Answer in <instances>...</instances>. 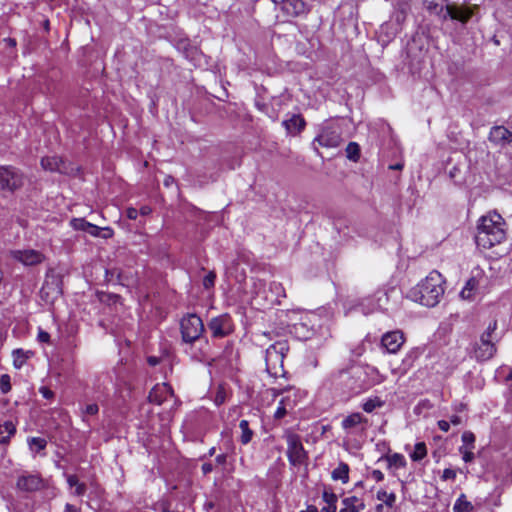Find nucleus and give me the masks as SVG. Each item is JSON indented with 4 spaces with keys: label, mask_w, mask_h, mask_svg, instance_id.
<instances>
[{
    "label": "nucleus",
    "mask_w": 512,
    "mask_h": 512,
    "mask_svg": "<svg viewBox=\"0 0 512 512\" xmlns=\"http://www.w3.org/2000/svg\"><path fill=\"white\" fill-rule=\"evenodd\" d=\"M444 291L442 275L438 271H432L409 290L407 297L423 306L434 307L440 302Z\"/></svg>",
    "instance_id": "obj_1"
},
{
    "label": "nucleus",
    "mask_w": 512,
    "mask_h": 512,
    "mask_svg": "<svg viewBox=\"0 0 512 512\" xmlns=\"http://www.w3.org/2000/svg\"><path fill=\"white\" fill-rule=\"evenodd\" d=\"M504 222L497 213L482 216L477 226L476 244L483 249H490L506 238Z\"/></svg>",
    "instance_id": "obj_2"
},
{
    "label": "nucleus",
    "mask_w": 512,
    "mask_h": 512,
    "mask_svg": "<svg viewBox=\"0 0 512 512\" xmlns=\"http://www.w3.org/2000/svg\"><path fill=\"white\" fill-rule=\"evenodd\" d=\"M424 3L430 12L439 15L444 19L450 17L451 19L465 23L473 14V11L470 8L449 4L448 0H424Z\"/></svg>",
    "instance_id": "obj_3"
},
{
    "label": "nucleus",
    "mask_w": 512,
    "mask_h": 512,
    "mask_svg": "<svg viewBox=\"0 0 512 512\" xmlns=\"http://www.w3.org/2000/svg\"><path fill=\"white\" fill-rule=\"evenodd\" d=\"M289 351L286 340L277 341L266 349L265 362L266 371L273 377L284 374V358Z\"/></svg>",
    "instance_id": "obj_4"
},
{
    "label": "nucleus",
    "mask_w": 512,
    "mask_h": 512,
    "mask_svg": "<svg viewBox=\"0 0 512 512\" xmlns=\"http://www.w3.org/2000/svg\"><path fill=\"white\" fill-rule=\"evenodd\" d=\"M497 322H491L487 329L481 334L480 339L473 346L474 357L477 361H487L491 359L496 351L495 331Z\"/></svg>",
    "instance_id": "obj_5"
},
{
    "label": "nucleus",
    "mask_w": 512,
    "mask_h": 512,
    "mask_svg": "<svg viewBox=\"0 0 512 512\" xmlns=\"http://www.w3.org/2000/svg\"><path fill=\"white\" fill-rule=\"evenodd\" d=\"M180 331L182 341L192 344L198 340L204 332V325L196 314H187L180 321Z\"/></svg>",
    "instance_id": "obj_6"
},
{
    "label": "nucleus",
    "mask_w": 512,
    "mask_h": 512,
    "mask_svg": "<svg viewBox=\"0 0 512 512\" xmlns=\"http://www.w3.org/2000/svg\"><path fill=\"white\" fill-rule=\"evenodd\" d=\"M341 141L340 127L334 123H325L314 140V142L326 148L338 147Z\"/></svg>",
    "instance_id": "obj_7"
},
{
    "label": "nucleus",
    "mask_w": 512,
    "mask_h": 512,
    "mask_svg": "<svg viewBox=\"0 0 512 512\" xmlns=\"http://www.w3.org/2000/svg\"><path fill=\"white\" fill-rule=\"evenodd\" d=\"M287 456L291 465L299 466L307 459V453L301 443L300 437L289 433L286 435Z\"/></svg>",
    "instance_id": "obj_8"
},
{
    "label": "nucleus",
    "mask_w": 512,
    "mask_h": 512,
    "mask_svg": "<svg viewBox=\"0 0 512 512\" xmlns=\"http://www.w3.org/2000/svg\"><path fill=\"white\" fill-rule=\"evenodd\" d=\"M24 183L22 173L14 167H0V190L14 191Z\"/></svg>",
    "instance_id": "obj_9"
},
{
    "label": "nucleus",
    "mask_w": 512,
    "mask_h": 512,
    "mask_svg": "<svg viewBox=\"0 0 512 512\" xmlns=\"http://www.w3.org/2000/svg\"><path fill=\"white\" fill-rule=\"evenodd\" d=\"M213 337L223 338L233 331L232 319L228 314L214 317L208 324Z\"/></svg>",
    "instance_id": "obj_10"
},
{
    "label": "nucleus",
    "mask_w": 512,
    "mask_h": 512,
    "mask_svg": "<svg viewBox=\"0 0 512 512\" xmlns=\"http://www.w3.org/2000/svg\"><path fill=\"white\" fill-rule=\"evenodd\" d=\"M10 256L25 266L38 265L45 259V256L40 251L34 249L12 250L10 251Z\"/></svg>",
    "instance_id": "obj_11"
},
{
    "label": "nucleus",
    "mask_w": 512,
    "mask_h": 512,
    "mask_svg": "<svg viewBox=\"0 0 512 512\" xmlns=\"http://www.w3.org/2000/svg\"><path fill=\"white\" fill-rule=\"evenodd\" d=\"M404 343L405 337L400 330L386 332L381 338L382 347L391 354L397 353Z\"/></svg>",
    "instance_id": "obj_12"
},
{
    "label": "nucleus",
    "mask_w": 512,
    "mask_h": 512,
    "mask_svg": "<svg viewBox=\"0 0 512 512\" xmlns=\"http://www.w3.org/2000/svg\"><path fill=\"white\" fill-rule=\"evenodd\" d=\"M16 486L24 492H34L42 488L43 480L38 474L24 473L17 479Z\"/></svg>",
    "instance_id": "obj_13"
},
{
    "label": "nucleus",
    "mask_w": 512,
    "mask_h": 512,
    "mask_svg": "<svg viewBox=\"0 0 512 512\" xmlns=\"http://www.w3.org/2000/svg\"><path fill=\"white\" fill-rule=\"evenodd\" d=\"M173 397L172 388L166 384H157L153 387V389L149 393V401L151 403H155L157 405H161L163 402L167 401L169 398Z\"/></svg>",
    "instance_id": "obj_14"
},
{
    "label": "nucleus",
    "mask_w": 512,
    "mask_h": 512,
    "mask_svg": "<svg viewBox=\"0 0 512 512\" xmlns=\"http://www.w3.org/2000/svg\"><path fill=\"white\" fill-rule=\"evenodd\" d=\"M489 140L496 145L505 146L512 142V131L504 126H495L490 130Z\"/></svg>",
    "instance_id": "obj_15"
},
{
    "label": "nucleus",
    "mask_w": 512,
    "mask_h": 512,
    "mask_svg": "<svg viewBox=\"0 0 512 512\" xmlns=\"http://www.w3.org/2000/svg\"><path fill=\"white\" fill-rule=\"evenodd\" d=\"M282 11L291 17L299 16L306 12L307 6L303 0H283L279 1Z\"/></svg>",
    "instance_id": "obj_16"
},
{
    "label": "nucleus",
    "mask_w": 512,
    "mask_h": 512,
    "mask_svg": "<svg viewBox=\"0 0 512 512\" xmlns=\"http://www.w3.org/2000/svg\"><path fill=\"white\" fill-rule=\"evenodd\" d=\"M41 166L44 170L51 172H59L61 174H68L70 172L67 164L57 156L43 157Z\"/></svg>",
    "instance_id": "obj_17"
},
{
    "label": "nucleus",
    "mask_w": 512,
    "mask_h": 512,
    "mask_svg": "<svg viewBox=\"0 0 512 512\" xmlns=\"http://www.w3.org/2000/svg\"><path fill=\"white\" fill-rule=\"evenodd\" d=\"M343 507L339 512H361L365 509L364 502L356 496L346 497L342 500Z\"/></svg>",
    "instance_id": "obj_18"
},
{
    "label": "nucleus",
    "mask_w": 512,
    "mask_h": 512,
    "mask_svg": "<svg viewBox=\"0 0 512 512\" xmlns=\"http://www.w3.org/2000/svg\"><path fill=\"white\" fill-rule=\"evenodd\" d=\"M282 124L289 134H296L304 128L305 121L299 115H293L290 119L284 120Z\"/></svg>",
    "instance_id": "obj_19"
},
{
    "label": "nucleus",
    "mask_w": 512,
    "mask_h": 512,
    "mask_svg": "<svg viewBox=\"0 0 512 512\" xmlns=\"http://www.w3.org/2000/svg\"><path fill=\"white\" fill-rule=\"evenodd\" d=\"M366 422L367 419L363 417L360 413H352L342 420L341 425L344 430L349 431L352 428L356 427L357 425Z\"/></svg>",
    "instance_id": "obj_20"
},
{
    "label": "nucleus",
    "mask_w": 512,
    "mask_h": 512,
    "mask_svg": "<svg viewBox=\"0 0 512 512\" xmlns=\"http://www.w3.org/2000/svg\"><path fill=\"white\" fill-rule=\"evenodd\" d=\"M15 432L16 426L12 421H6L3 424H0V443H8Z\"/></svg>",
    "instance_id": "obj_21"
},
{
    "label": "nucleus",
    "mask_w": 512,
    "mask_h": 512,
    "mask_svg": "<svg viewBox=\"0 0 512 512\" xmlns=\"http://www.w3.org/2000/svg\"><path fill=\"white\" fill-rule=\"evenodd\" d=\"M351 372L353 375H359L360 373L364 372L367 375L373 376V384H379L384 381V377L380 375L379 371L374 367H367L365 369L358 367V366H352Z\"/></svg>",
    "instance_id": "obj_22"
},
{
    "label": "nucleus",
    "mask_w": 512,
    "mask_h": 512,
    "mask_svg": "<svg viewBox=\"0 0 512 512\" xmlns=\"http://www.w3.org/2000/svg\"><path fill=\"white\" fill-rule=\"evenodd\" d=\"M331 477L333 480H340L342 483L349 481V466L344 462H340L338 467L332 471Z\"/></svg>",
    "instance_id": "obj_23"
},
{
    "label": "nucleus",
    "mask_w": 512,
    "mask_h": 512,
    "mask_svg": "<svg viewBox=\"0 0 512 512\" xmlns=\"http://www.w3.org/2000/svg\"><path fill=\"white\" fill-rule=\"evenodd\" d=\"M294 407L292 401L289 397L282 398L279 402V405L274 413V418L279 420L288 414L290 410Z\"/></svg>",
    "instance_id": "obj_24"
},
{
    "label": "nucleus",
    "mask_w": 512,
    "mask_h": 512,
    "mask_svg": "<svg viewBox=\"0 0 512 512\" xmlns=\"http://www.w3.org/2000/svg\"><path fill=\"white\" fill-rule=\"evenodd\" d=\"M474 506L466 499L465 494H461L454 503L453 512H473Z\"/></svg>",
    "instance_id": "obj_25"
},
{
    "label": "nucleus",
    "mask_w": 512,
    "mask_h": 512,
    "mask_svg": "<svg viewBox=\"0 0 512 512\" xmlns=\"http://www.w3.org/2000/svg\"><path fill=\"white\" fill-rule=\"evenodd\" d=\"M13 365L16 369H20L31 356L30 351H24L22 349H16L12 352Z\"/></svg>",
    "instance_id": "obj_26"
},
{
    "label": "nucleus",
    "mask_w": 512,
    "mask_h": 512,
    "mask_svg": "<svg viewBox=\"0 0 512 512\" xmlns=\"http://www.w3.org/2000/svg\"><path fill=\"white\" fill-rule=\"evenodd\" d=\"M239 428L242 431L240 441L242 444L246 445L251 441L253 437V431L249 428V423L247 420H241L239 423Z\"/></svg>",
    "instance_id": "obj_27"
},
{
    "label": "nucleus",
    "mask_w": 512,
    "mask_h": 512,
    "mask_svg": "<svg viewBox=\"0 0 512 512\" xmlns=\"http://www.w3.org/2000/svg\"><path fill=\"white\" fill-rule=\"evenodd\" d=\"M384 406V401H382L379 397L369 398L363 404L362 408L367 413H372L375 409L381 408Z\"/></svg>",
    "instance_id": "obj_28"
},
{
    "label": "nucleus",
    "mask_w": 512,
    "mask_h": 512,
    "mask_svg": "<svg viewBox=\"0 0 512 512\" xmlns=\"http://www.w3.org/2000/svg\"><path fill=\"white\" fill-rule=\"evenodd\" d=\"M376 497L378 500L383 501L389 508H392L396 502V495L394 493H388L385 490H379Z\"/></svg>",
    "instance_id": "obj_29"
},
{
    "label": "nucleus",
    "mask_w": 512,
    "mask_h": 512,
    "mask_svg": "<svg viewBox=\"0 0 512 512\" xmlns=\"http://www.w3.org/2000/svg\"><path fill=\"white\" fill-rule=\"evenodd\" d=\"M427 455V448L424 442H418L414 446V451L411 454L413 461H420Z\"/></svg>",
    "instance_id": "obj_30"
},
{
    "label": "nucleus",
    "mask_w": 512,
    "mask_h": 512,
    "mask_svg": "<svg viewBox=\"0 0 512 512\" xmlns=\"http://www.w3.org/2000/svg\"><path fill=\"white\" fill-rule=\"evenodd\" d=\"M346 156L348 159L356 162L360 158V147L356 142H350L346 147Z\"/></svg>",
    "instance_id": "obj_31"
},
{
    "label": "nucleus",
    "mask_w": 512,
    "mask_h": 512,
    "mask_svg": "<svg viewBox=\"0 0 512 512\" xmlns=\"http://www.w3.org/2000/svg\"><path fill=\"white\" fill-rule=\"evenodd\" d=\"M28 444L32 451L38 452L45 449L47 441L41 437H32L28 440Z\"/></svg>",
    "instance_id": "obj_32"
},
{
    "label": "nucleus",
    "mask_w": 512,
    "mask_h": 512,
    "mask_svg": "<svg viewBox=\"0 0 512 512\" xmlns=\"http://www.w3.org/2000/svg\"><path fill=\"white\" fill-rule=\"evenodd\" d=\"M374 298H375L376 303H375L374 307L371 310H374V309H385V305L388 302V294L386 292H384V291H378L374 295Z\"/></svg>",
    "instance_id": "obj_33"
},
{
    "label": "nucleus",
    "mask_w": 512,
    "mask_h": 512,
    "mask_svg": "<svg viewBox=\"0 0 512 512\" xmlns=\"http://www.w3.org/2000/svg\"><path fill=\"white\" fill-rule=\"evenodd\" d=\"M475 285H476V281L474 279H469L466 282V285L464 286V288L461 290L460 296L463 299H469L472 295V291L474 290Z\"/></svg>",
    "instance_id": "obj_34"
},
{
    "label": "nucleus",
    "mask_w": 512,
    "mask_h": 512,
    "mask_svg": "<svg viewBox=\"0 0 512 512\" xmlns=\"http://www.w3.org/2000/svg\"><path fill=\"white\" fill-rule=\"evenodd\" d=\"M101 230L105 231V234L103 235V238H108V237H110L112 235V230L110 228H103V229H101L100 227H98V226H96L94 224H91V223H90V227L87 229L86 232L89 233L92 236H99Z\"/></svg>",
    "instance_id": "obj_35"
},
{
    "label": "nucleus",
    "mask_w": 512,
    "mask_h": 512,
    "mask_svg": "<svg viewBox=\"0 0 512 512\" xmlns=\"http://www.w3.org/2000/svg\"><path fill=\"white\" fill-rule=\"evenodd\" d=\"M390 465L395 466L397 468L404 467L406 465L405 458L402 454L395 453L391 455L388 459Z\"/></svg>",
    "instance_id": "obj_36"
},
{
    "label": "nucleus",
    "mask_w": 512,
    "mask_h": 512,
    "mask_svg": "<svg viewBox=\"0 0 512 512\" xmlns=\"http://www.w3.org/2000/svg\"><path fill=\"white\" fill-rule=\"evenodd\" d=\"M462 442L464 444L462 447L473 449L475 443V435L470 431H465L462 434Z\"/></svg>",
    "instance_id": "obj_37"
},
{
    "label": "nucleus",
    "mask_w": 512,
    "mask_h": 512,
    "mask_svg": "<svg viewBox=\"0 0 512 512\" xmlns=\"http://www.w3.org/2000/svg\"><path fill=\"white\" fill-rule=\"evenodd\" d=\"M71 225L75 230L87 231L90 227V223L82 218H75L71 220Z\"/></svg>",
    "instance_id": "obj_38"
},
{
    "label": "nucleus",
    "mask_w": 512,
    "mask_h": 512,
    "mask_svg": "<svg viewBox=\"0 0 512 512\" xmlns=\"http://www.w3.org/2000/svg\"><path fill=\"white\" fill-rule=\"evenodd\" d=\"M11 390L10 376L3 374L0 377V391L3 394H7Z\"/></svg>",
    "instance_id": "obj_39"
},
{
    "label": "nucleus",
    "mask_w": 512,
    "mask_h": 512,
    "mask_svg": "<svg viewBox=\"0 0 512 512\" xmlns=\"http://www.w3.org/2000/svg\"><path fill=\"white\" fill-rule=\"evenodd\" d=\"M322 498H323V501L327 505L336 504L337 500H338V497L335 493L327 491V490H324V492L322 494Z\"/></svg>",
    "instance_id": "obj_40"
},
{
    "label": "nucleus",
    "mask_w": 512,
    "mask_h": 512,
    "mask_svg": "<svg viewBox=\"0 0 512 512\" xmlns=\"http://www.w3.org/2000/svg\"><path fill=\"white\" fill-rule=\"evenodd\" d=\"M459 452L462 454V458L466 463L472 462L474 460V453L472 449L460 447Z\"/></svg>",
    "instance_id": "obj_41"
},
{
    "label": "nucleus",
    "mask_w": 512,
    "mask_h": 512,
    "mask_svg": "<svg viewBox=\"0 0 512 512\" xmlns=\"http://www.w3.org/2000/svg\"><path fill=\"white\" fill-rule=\"evenodd\" d=\"M215 279H216V274L215 272L213 271H210L203 279V286L206 288V289H209L211 287L214 286V283H215Z\"/></svg>",
    "instance_id": "obj_42"
},
{
    "label": "nucleus",
    "mask_w": 512,
    "mask_h": 512,
    "mask_svg": "<svg viewBox=\"0 0 512 512\" xmlns=\"http://www.w3.org/2000/svg\"><path fill=\"white\" fill-rule=\"evenodd\" d=\"M99 411V407L96 403L87 404L83 409L82 413L84 415H96Z\"/></svg>",
    "instance_id": "obj_43"
},
{
    "label": "nucleus",
    "mask_w": 512,
    "mask_h": 512,
    "mask_svg": "<svg viewBox=\"0 0 512 512\" xmlns=\"http://www.w3.org/2000/svg\"><path fill=\"white\" fill-rule=\"evenodd\" d=\"M37 339L41 343H50V334L42 329L38 330Z\"/></svg>",
    "instance_id": "obj_44"
},
{
    "label": "nucleus",
    "mask_w": 512,
    "mask_h": 512,
    "mask_svg": "<svg viewBox=\"0 0 512 512\" xmlns=\"http://www.w3.org/2000/svg\"><path fill=\"white\" fill-rule=\"evenodd\" d=\"M456 478V471L450 468H447L443 471L442 479L443 480H454Z\"/></svg>",
    "instance_id": "obj_45"
},
{
    "label": "nucleus",
    "mask_w": 512,
    "mask_h": 512,
    "mask_svg": "<svg viewBox=\"0 0 512 512\" xmlns=\"http://www.w3.org/2000/svg\"><path fill=\"white\" fill-rule=\"evenodd\" d=\"M73 494L75 496H83L86 493V485L79 482L75 487Z\"/></svg>",
    "instance_id": "obj_46"
},
{
    "label": "nucleus",
    "mask_w": 512,
    "mask_h": 512,
    "mask_svg": "<svg viewBox=\"0 0 512 512\" xmlns=\"http://www.w3.org/2000/svg\"><path fill=\"white\" fill-rule=\"evenodd\" d=\"M66 481L70 488H74L79 483L78 477L72 474L66 475Z\"/></svg>",
    "instance_id": "obj_47"
},
{
    "label": "nucleus",
    "mask_w": 512,
    "mask_h": 512,
    "mask_svg": "<svg viewBox=\"0 0 512 512\" xmlns=\"http://www.w3.org/2000/svg\"><path fill=\"white\" fill-rule=\"evenodd\" d=\"M39 392L42 394V396L46 399H51L54 396V393L47 387H41L39 389Z\"/></svg>",
    "instance_id": "obj_48"
},
{
    "label": "nucleus",
    "mask_w": 512,
    "mask_h": 512,
    "mask_svg": "<svg viewBox=\"0 0 512 512\" xmlns=\"http://www.w3.org/2000/svg\"><path fill=\"white\" fill-rule=\"evenodd\" d=\"M438 427L443 432H448L450 428V422L446 420H439L438 421Z\"/></svg>",
    "instance_id": "obj_49"
},
{
    "label": "nucleus",
    "mask_w": 512,
    "mask_h": 512,
    "mask_svg": "<svg viewBox=\"0 0 512 512\" xmlns=\"http://www.w3.org/2000/svg\"><path fill=\"white\" fill-rule=\"evenodd\" d=\"M126 215L129 219L135 220L138 216V210L136 208H128L126 211Z\"/></svg>",
    "instance_id": "obj_50"
},
{
    "label": "nucleus",
    "mask_w": 512,
    "mask_h": 512,
    "mask_svg": "<svg viewBox=\"0 0 512 512\" xmlns=\"http://www.w3.org/2000/svg\"><path fill=\"white\" fill-rule=\"evenodd\" d=\"M283 392L284 390H278L276 388H270L266 391V393L269 394L272 397V399H275L278 395H280Z\"/></svg>",
    "instance_id": "obj_51"
},
{
    "label": "nucleus",
    "mask_w": 512,
    "mask_h": 512,
    "mask_svg": "<svg viewBox=\"0 0 512 512\" xmlns=\"http://www.w3.org/2000/svg\"><path fill=\"white\" fill-rule=\"evenodd\" d=\"M215 461L217 464L219 465H224L227 461V455L225 453H222V454H219L216 458H215Z\"/></svg>",
    "instance_id": "obj_52"
},
{
    "label": "nucleus",
    "mask_w": 512,
    "mask_h": 512,
    "mask_svg": "<svg viewBox=\"0 0 512 512\" xmlns=\"http://www.w3.org/2000/svg\"><path fill=\"white\" fill-rule=\"evenodd\" d=\"M372 476L378 482H380L384 479V474L380 470H373Z\"/></svg>",
    "instance_id": "obj_53"
},
{
    "label": "nucleus",
    "mask_w": 512,
    "mask_h": 512,
    "mask_svg": "<svg viewBox=\"0 0 512 512\" xmlns=\"http://www.w3.org/2000/svg\"><path fill=\"white\" fill-rule=\"evenodd\" d=\"M337 505L336 504H330L326 505L323 508H321L320 512H336Z\"/></svg>",
    "instance_id": "obj_54"
},
{
    "label": "nucleus",
    "mask_w": 512,
    "mask_h": 512,
    "mask_svg": "<svg viewBox=\"0 0 512 512\" xmlns=\"http://www.w3.org/2000/svg\"><path fill=\"white\" fill-rule=\"evenodd\" d=\"M213 471V465L211 463H204L202 465V472L207 475Z\"/></svg>",
    "instance_id": "obj_55"
},
{
    "label": "nucleus",
    "mask_w": 512,
    "mask_h": 512,
    "mask_svg": "<svg viewBox=\"0 0 512 512\" xmlns=\"http://www.w3.org/2000/svg\"><path fill=\"white\" fill-rule=\"evenodd\" d=\"M64 512H81V510L79 508H77L76 506L67 503L65 505Z\"/></svg>",
    "instance_id": "obj_56"
},
{
    "label": "nucleus",
    "mask_w": 512,
    "mask_h": 512,
    "mask_svg": "<svg viewBox=\"0 0 512 512\" xmlns=\"http://www.w3.org/2000/svg\"><path fill=\"white\" fill-rule=\"evenodd\" d=\"M450 423L455 425V426H457V425H460L462 423V419H461L460 416L453 415L450 418Z\"/></svg>",
    "instance_id": "obj_57"
},
{
    "label": "nucleus",
    "mask_w": 512,
    "mask_h": 512,
    "mask_svg": "<svg viewBox=\"0 0 512 512\" xmlns=\"http://www.w3.org/2000/svg\"><path fill=\"white\" fill-rule=\"evenodd\" d=\"M147 361H148L149 365H151V366H156L159 363V359L154 356L148 357Z\"/></svg>",
    "instance_id": "obj_58"
},
{
    "label": "nucleus",
    "mask_w": 512,
    "mask_h": 512,
    "mask_svg": "<svg viewBox=\"0 0 512 512\" xmlns=\"http://www.w3.org/2000/svg\"><path fill=\"white\" fill-rule=\"evenodd\" d=\"M215 402L217 405L222 404L224 402V396L221 393H218L215 398Z\"/></svg>",
    "instance_id": "obj_59"
},
{
    "label": "nucleus",
    "mask_w": 512,
    "mask_h": 512,
    "mask_svg": "<svg viewBox=\"0 0 512 512\" xmlns=\"http://www.w3.org/2000/svg\"><path fill=\"white\" fill-rule=\"evenodd\" d=\"M4 41L10 46V47H15L16 46V40L15 39H12V38H7V39H4Z\"/></svg>",
    "instance_id": "obj_60"
},
{
    "label": "nucleus",
    "mask_w": 512,
    "mask_h": 512,
    "mask_svg": "<svg viewBox=\"0 0 512 512\" xmlns=\"http://www.w3.org/2000/svg\"><path fill=\"white\" fill-rule=\"evenodd\" d=\"M140 212L142 215H148L151 212V209L148 206H143Z\"/></svg>",
    "instance_id": "obj_61"
},
{
    "label": "nucleus",
    "mask_w": 512,
    "mask_h": 512,
    "mask_svg": "<svg viewBox=\"0 0 512 512\" xmlns=\"http://www.w3.org/2000/svg\"><path fill=\"white\" fill-rule=\"evenodd\" d=\"M300 512H318V509L315 506H309L306 510Z\"/></svg>",
    "instance_id": "obj_62"
},
{
    "label": "nucleus",
    "mask_w": 512,
    "mask_h": 512,
    "mask_svg": "<svg viewBox=\"0 0 512 512\" xmlns=\"http://www.w3.org/2000/svg\"><path fill=\"white\" fill-rule=\"evenodd\" d=\"M402 168H403L402 164H395V165L390 166V169H393V170H401Z\"/></svg>",
    "instance_id": "obj_63"
},
{
    "label": "nucleus",
    "mask_w": 512,
    "mask_h": 512,
    "mask_svg": "<svg viewBox=\"0 0 512 512\" xmlns=\"http://www.w3.org/2000/svg\"><path fill=\"white\" fill-rule=\"evenodd\" d=\"M4 340H5V334L2 331H0V347L3 345Z\"/></svg>",
    "instance_id": "obj_64"
}]
</instances>
